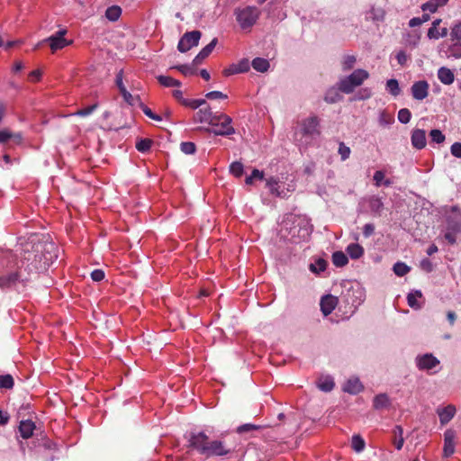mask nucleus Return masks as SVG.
I'll return each mask as SVG.
<instances>
[{
    "label": "nucleus",
    "mask_w": 461,
    "mask_h": 461,
    "mask_svg": "<svg viewBox=\"0 0 461 461\" xmlns=\"http://www.w3.org/2000/svg\"><path fill=\"white\" fill-rule=\"evenodd\" d=\"M259 14V10L255 6L235 10L236 19L242 29L251 28L258 19Z\"/></svg>",
    "instance_id": "20e7f679"
},
{
    "label": "nucleus",
    "mask_w": 461,
    "mask_h": 461,
    "mask_svg": "<svg viewBox=\"0 0 461 461\" xmlns=\"http://www.w3.org/2000/svg\"><path fill=\"white\" fill-rule=\"evenodd\" d=\"M152 144L153 141L150 139H140L136 142V149L140 152L144 153L150 149Z\"/></svg>",
    "instance_id": "e433bc0d"
},
{
    "label": "nucleus",
    "mask_w": 461,
    "mask_h": 461,
    "mask_svg": "<svg viewBox=\"0 0 461 461\" xmlns=\"http://www.w3.org/2000/svg\"><path fill=\"white\" fill-rule=\"evenodd\" d=\"M13 137V131L8 129L0 131V143H6Z\"/></svg>",
    "instance_id": "bf43d9fd"
},
{
    "label": "nucleus",
    "mask_w": 461,
    "mask_h": 461,
    "mask_svg": "<svg viewBox=\"0 0 461 461\" xmlns=\"http://www.w3.org/2000/svg\"><path fill=\"white\" fill-rule=\"evenodd\" d=\"M173 68L177 69L179 72H181L185 76H192L195 73V69L189 65H178L174 67Z\"/></svg>",
    "instance_id": "5fc2aeb1"
},
{
    "label": "nucleus",
    "mask_w": 461,
    "mask_h": 461,
    "mask_svg": "<svg viewBox=\"0 0 461 461\" xmlns=\"http://www.w3.org/2000/svg\"><path fill=\"white\" fill-rule=\"evenodd\" d=\"M252 68L258 72H266L269 68V62L263 58H256L251 62Z\"/></svg>",
    "instance_id": "cd10ccee"
},
{
    "label": "nucleus",
    "mask_w": 461,
    "mask_h": 461,
    "mask_svg": "<svg viewBox=\"0 0 461 461\" xmlns=\"http://www.w3.org/2000/svg\"><path fill=\"white\" fill-rule=\"evenodd\" d=\"M411 268L402 262H397L393 265V272L398 276H403L409 273Z\"/></svg>",
    "instance_id": "a19ab883"
},
{
    "label": "nucleus",
    "mask_w": 461,
    "mask_h": 461,
    "mask_svg": "<svg viewBox=\"0 0 461 461\" xmlns=\"http://www.w3.org/2000/svg\"><path fill=\"white\" fill-rule=\"evenodd\" d=\"M32 250H25L23 259L28 262L29 272L46 271L58 258V248L50 240L34 243Z\"/></svg>",
    "instance_id": "f257e3e1"
},
{
    "label": "nucleus",
    "mask_w": 461,
    "mask_h": 461,
    "mask_svg": "<svg viewBox=\"0 0 461 461\" xmlns=\"http://www.w3.org/2000/svg\"><path fill=\"white\" fill-rule=\"evenodd\" d=\"M422 294L420 291H415L414 293H410L407 296V302L411 308L412 309H420L421 305L418 302V298H421Z\"/></svg>",
    "instance_id": "7c9ffc66"
},
{
    "label": "nucleus",
    "mask_w": 461,
    "mask_h": 461,
    "mask_svg": "<svg viewBox=\"0 0 461 461\" xmlns=\"http://www.w3.org/2000/svg\"><path fill=\"white\" fill-rule=\"evenodd\" d=\"M204 103H205V101L203 99H194V100L183 99V101H182V104H184L185 106H188L192 109H197Z\"/></svg>",
    "instance_id": "603ef678"
},
{
    "label": "nucleus",
    "mask_w": 461,
    "mask_h": 461,
    "mask_svg": "<svg viewBox=\"0 0 461 461\" xmlns=\"http://www.w3.org/2000/svg\"><path fill=\"white\" fill-rule=\"evenodd\" d=\"M431 141L435 143H442L445 140V135L439 130H431L429 132Z\"/></svg>",
    "instance_id": "09e8293b"
},
{
    "label": "nucleus",
    "mask_w": 461,
    "mask_h": 461,
    "mask_svg": "<svg viewBox=\"0 0 461 461\" xmlns=\"http://www.w3.org/2000/svg\"><path fill=\"white\" fill-rule=\"evenodd\" d=\"M209 441L208 436L203 432H191L188 438L189 446L201 455L205 454Z\"/></svg>",
    "instance_id": "423d86ee"
},
{
    "label": "nucleus",
    "mask_w": 461,
    "mask_h": 461,
    "mask_svg": "<svg viewBox=\"0 0 461 461\" xmlns=\"http://www.w3.org/2000/svg\"><path fill=\"white\" fill-rule=\"evenodd\" d=\"M122 14V8L118 5L109 6L105 11V17L111 22H116Z\"/></svg>",
    "instance_id": "bb28decb"
},
{
    "label": "nucleus",
    "mask_w": 461,
    "mask_h": 461,
    "mask_svg": "<svg viewBox=\"0 0 461 461\" xmlns=\"http://www.w3.org/2000/svg\"><path fill=\"white\" fill-rule=\"evenodd\" d=\"M416 364L420 370H430L439 365V360L432 354H425L417 357Z\"/></svg>",
    "instance_id": "9d476101"
},
{
    "label": "nucleus",
    "mask_w": 461,
    "mask_h": 461,
    "mask_svg": "<svg viewBox=\"0 0 461 461\" xmlns=\"http://www.w3.org/2000/svg\"><path fill=\"white\" fill-rule=\"evenodd\" d=\"M390 405V400L387 394L380 393L374 398L373 406L375 409H384Z\"/></svg>",
    "instance_id": "b1692460"
},
{
    "label": "nucleus",
    "mask_w": 461,
    "mask_h": 461,
    "mask_svg": "<svg viewBox=\"0 0 461 461\" xmlns=\"http://www.w3.org/2000/svg\"><path fill=\"white\" fill-rule=\"evenodd\" d=\"M386 90L393 96L400 95L401 89L396 79H389L386 82Z\"/></svg>",
    "instance_id": "4c0bfd02"
},
{
    "label": "nucleus",
    "mask_w": 461,
    "mask_h": 461,
    "mask_svg": "<svg viewBox=\"0 0 461 461\" xmlns=\"http://www.w3.org/2000/svg\"><path fill=\"white\" fill-rule=\"evenodd\" d=\"M278 183L279 180L276 177H270L267 179V186L269 188L270 193L276 196L281 195V193L278 190Z\"/></svg>",
    "instance_id": "58836bf2"
},
{
    "label": "nucleus",
    "mask_w": 461,
    "mask_h": 461,
    "mask_svg": "<svg viewBox=\"0 0 461 461\" xmlns=\"http://www.w3.org/2000/svg\"><path fill=\"white\" fill-rule=\"evenodd\" d=\"M126 103L129 104H134V97L131 95L130 92L127 91V89H123V93L121 94Z\"/></svg>",
    "instance_id": "774afa93"
},
{
    "label": "nucleus",
    "mask_w": 461,
    "mask_h": 461,
    "mask_svg": "<svg viewBox=\"0 0 461 461\" xmlns=\"http://www.w3.org/2000/svg\"><path fill=\"white\" fill-rule=\"evenodd\" d=\"M356 57L353 55H348L344 57V59L342 61V69L344 71L349 70L353 68V66L356 63Z\"/></svg>",
    "instance_id": "8fccbe9b"
},
{
    "label": "nucleus",
    "mask_w": 461,
    "mask_h": 461,
    "mask_svg": "<svg viewBox=\"0 0 461 461\" xmlns=\"http://www.w3.org/2000/svg\"><path fill=\"white\" fill-rule=\"evenodd\" d=\"M411 113L407 108H402L398 112V120L402 123H408L411 120Z\"/></svg>",
    "instance_id": "864d4df0"
},
{
    "label": "nucleus",
    "mask_w": 461,
    "mask_h": 461,
    "mask_svg": "<svg viewBox=\"0 0 461 461\" xmlns=\"http://www.w3.org/2000/svg\"><path fill=\"white\" fill-rule=\"evenodd\" d=\"M447 35V29L443 27L438 29V27L431 26L428 31V37L429 39L438 40L439 38L446 37Z\"/></svg>",
    "instance_id": "c756f323"
},
{
    "label": "nucleus",
    "mask_w": 461,
    "mask_h": 461,
    "mask_svg": "<svg viewBox=\"0 0 461 461\" xmlns=\"http://www.w3.org/2000/svg\"><path fill=\"white\" fill-rule=\"evenodd\" d=\"M378 122L381 126L387 127L394 122V117L393 114L384 110L379 114Z\"/></svg>",
    "instance_id": "f704fd0d"
},
{
    "label": "nucleus",
    "mask_w": 461,
    "mask_h": 461,
    "mask_svg": "<svg viewBox=\"0 0 461 461\" xmlns=\"http://www.w3.org/2000/svg\"><path fill=\"white\" fill-rule=\"evenodd\" d=\"M123 72L122 70H120L116 75V86H118L120 93H123V89H126V87L123 85Z\"/></svg>",
    "instance_id": "0e129e2a"
},
{
    "label": "nucleus",
    "mask_w": 461,
    "mask_h": 461,
    "mask_svg": "<svg viewBox=\"0 0 461 461\" xmlns=\"http://www.w3.org/2000/svg\"><path fill=\"white\" fill-rule=\"evenodd\" d=\"M34 429L35 425L32 420H27L20 422L19 431L22 438L25 439L32 436Z\"/></svg>",
    "instance_id": "a211bd4d"
},
{
    "label": "nucleus",
    "mask_w": 461,
    "mask_h": 461,
    "mask_svg": "<svg viewBox=\"0 0 461 461\" xmlns=\"http://www.w3.org/2000/svg\"><path fill=\"white\" fill-rule=\"evenodd\" d=\"M338 303L337 297L328 294L321 298V310L322 313L327 316L332 312Z\"/></svg>",
    "instance_id": "ddd939ff"
},
{
    "label": "nucleus",
    "mask_w": 461,
    "mask_h": 461,
    "mask_svg": "<svg viewBox=\"0 0 461 461\" xmlns=\"http://www.w3.org/2000/svg\"><path fill=\"white\" fill-rule=\"evenodd\" d=\"M375 231V226L372 223H366L363 228V233L365 237L371 236Z\"/></svg>",
    "instance_id": "338daca9"
},
{
    "label": "nucleus",
    "mask_w": 461,
    "mask_h": 461,
    "mask_svg": "<svg viewBox=\"0 0 461 461\" xmlns=\"http://www.w3.org/2000/svg\"><path fill=\"white\" fill-rule=\"evenodd\" d=\"M91 277L95 282L102 281L104 278V272L101 269H95L91 273Z\"/></svg>",
    "instance_id": "69168bd1"
},
{
    "label": "nucleus",
    "mask_w": 461,
    "mask_h": 461,
    "mask_svg": "<svg viewBox=\"0 0 461 461\" xmlns=\"http://www.w3.org/2000/svg\"><path fill=\"white\" fill-rule=\"evenodd\" d=\"M340 99L341 95H339V91L335 88L329 89L324 96V100L328 104L337 103Z\"/></svg>",
    "instance_id": "c9c22d12"
},
{
    "label": "nucleus",
    "mask_w": 461,
    "mask_h": 461,
    "mask_svg": "<svg viewBox=\"0 0 461 461\" xmlns=\"http://www.w3.org/2000/svg\"><path fill=\"white\" fill-rule=\"evenodd\" d=\"M346 251L353 259L361 258L364 254V249L357 243H351L347 247Z\"/></svg>",
    "instance_id": "393cba45"
},
{
    "label": "nucleus",
    "mask_w": 461,
    "mask_h": 461,
    "mask_svg": "<svg viewBox=\"0 0 461 461\" xmlns=\"http://www.w3.org/2000/svg\"><path fill=\"white\" fill-rule=\"evenodd\" d=\"M456 413V407L454 405H447V407L438 410V414L439 416L440 423L445 425L449 422Z\"/></svg>",
    "instance_id": "dca6fc26"
},
{
    "label": "nucleus",
    "mask_w": 461,
    "mask_h": 461,
    "mask_svg": "<svg viewBox=\"0 0 461 461\" xmlns=\"http://www.w3.org/2000/svg\"><path fill=\"white\" fill-rule=\"evenodd\" d=\"M438 77L444 85H451L455 79L454 73L445 67H442L438 70Z\"/></svg>",
    "instance_id": "aec40b11"
},
{
    "label": "nucleus",
    "mask_w": 461,
    "mask_h": 461,
    "mask_svg": "<svg viewBox=\"0 0 461 461\" xmlns=\"http://www.w3.org/2000/svg\"><path fill=\"white\" fill-rule=\"evenodd\" d=\"M373 180L375 186L377 187L381 186L382 185L385 186H390L392 185V181L390 179H385V174L382 170H377L374 174Z\"/></svg>",
    "instance_id": "c85d7f7f"
},
{
    "label": "nucleus",
    "mask_w": 461,
    "mask_h": 461,
    "mask_svg": "<svg viewBox=\"0 0 461 461\" xmlns=\"http://www.w3.org/2000/svg\"><path fill=\"white\" fill-rule=\"evenodd\" d=\"M369 208L373 212L380 213L384 208V203L381 198L377 196H372L369 198Z\"/></svg>",
    "instance_id": "72a5a7b5"
},
{
    "label": "nucleus",
    "mask_w": 461,
    "mask_h": 461,
    "mask_svg": "<svg viewBox=\"0 0 461 461\" xmlns=\"http://www.w3.org/2000/svg\"><path fill=\"white\" fill-rule=\"evenodd\" d=\"M217 39L214 38L212 40V41L207 44L204 48H203L200 52L196 55V57L194 58V63L195 65L199 64L203 59H204L205 58H207L211 53L212 51L213 50V49L215 48L216 44H217Z\"/></svg>",
    "instance_id": "f3484780"
},
{
    "label": "nucleus",
    "mask_w": 461,
    "mask_h": 461,
    "mask_svg": "<svg viewBox=\"0 0 461 461\" xmlns=\"http://www.w3.org/2000/svg\"><path fill=\"white\" fill-rule=\"evenodd\" d=\"M426 133L424 130L417 129L412 131L411 144L414 148L421 149L426 146Z\"/></svg>",
    "instance_id": "4468645a"
},
{
    "label": "nucleus",
    "mask_w": 461,
    "mask_h": 461,
    "mask_svg": "<svg viewBox=\"0 0 461 461\" xmlns=\"http://www.w3.org/2000/svg\"><path fill=\"white\" fill-rule=\"evenodd\" d=\"M200 38L201 32L199 31H192L185 33L178 42V50L180 52H186L192 47L198 45Z\"/></svg>",
    "instance_id": "6e6552de"
},
{
    "label": "nucleus",
    "mask_w": 461,
    "mask_h": 461,
    "mask_svg": "<svg viewBox=\"0 0 461 461\" xmlns=\"http://www.w3.org/2000/svg\"><path fill=\"white\" fill-rule=\"evenodd\" d=\"M140 108L142 110V112L144 113L145 115H147L149 118L152 119V120H155V121H158V122H160L162 121V118L161 116L154 113L150 108H149L148 106L144 105V104H141L140 105Z\"/></svg>",
    "instance_id": "4d7b16f0"
},
{
    "label": "nucleus",
    "mask_w": 461,
    "mask_h": 461,
    "mask_svg": "<svg viewBox=\"0 0 461 461\" xmlns=\"http://www.w3.org/2000/svg\"><path fill=\"white\" fill-rule=\"evenodd\" d=\"M393 433L394 435L393 444L396 449L401 450L404 443L403 429L401 426L397 425L393 428Z\"/></svg>",
    "instance_id": "a878e982"
},
{
    "label": "nucleus",
    "mask_w": 461,
    "mask_h": 461,
    "mask_svg": "<svg viewBox=\"0 0 461 461\" xmlns=\"http://www.w3.org/2000/svg\"><path fill=\"white\" fill-rule=\"evenodd\" d=\"M249 69V60L243 59L240 61L238 64H233L229 68L225 69L224 73L226 75H232L238 73L247 72Z\"/></svg>",
    "instance_id": "6ab92c4d"
},
{
    "label": "nucleus",
    "mask_w": 461,
    "mask_h": 461,
    "mask_svg": "<svg viewBox=\"0 0 461 461\" xmlns=\"http://www.w3.org/2000/svg\"><path fill=\"white\" fill-rule=\"evenodd\" d=\"M332 262L336 267H341L348 264V259L342 251H336L332 255Z\"/></svg>",
    "instance_id": "473e14b6"
},
{
    "label": "nucleus",
    "mask_w": 461,
    "mask_h": 461,
    "mask_svg": "<svg viewBox=\"0 0 461 461\" xmlns=\"http://www.w3.org/2000/svg\"><path fill=\"white\" fill-rule=\"evenodd\" d=\"M23 277L22 271L14 272L0 277V286H9L15 284L20 278Z\"/></svg>",
    "instance_id": "412c9836"
},
{
    "label": "nucleus",
    "mask_w": 461,
    "mask_h": 461,
    "mask_svg": "<svg viewBox=\"0 0 461 461\" xmlns=\"http://www.w3.org/2000/svg\"><path fill=\"white\" fill-rule=\"evenodd\" d=\"M338 152L340 155L341 160L345 161L349 158L351 150L350 148L346 146L344 142H339Z\"/></svg>",
    "instance_id": "de8ad7c7"
},
{
    "label": "nucleus",
    "mask_w": 461,
    "mask_h": 461,
    "mask_svg": "<svg viewBox=\"0 0 461 461\" xmlns=\"http://www.w3.org/2000/svg\"><path fill=\"white\" fill-rule=\"evenodd\" d=\"M450 38L452 41H461V22L456 23L451 28Z\"/></svg>",
    "instance_id": "c03bdc74"
},
{
    "label": "nucleus",
    "mask_w": 461,
    "mask_h": 461,
    "mask_svg": "<svg viewBox=\"0 0 461 461\" xmlns=\"http://www.w3.org/2000/svg\"><path fill=\"white\" fill-rule=\"evenodd\" d=\"M232 449L229 447L224 441L216 439L209 441L204 456H224L229 455Z\"/></svg>",
    "instance_id": "39448f33"
},
{
    "label": "nucleus",
    "mask_w": 461,
    "mask_h": 461,
    "mask_svg": "<svg viewBox=\"0 0 461 461\" xmlns=\"http://www.w3.org/2000/svg\"><path fill=\"white\" fill-rule=\"evenodd\" d=\"M411 90L413 98L421 101L429 95V84L425 80L417 81L411 86Z\"/></svg>",
    "instance_id": "9b49d317"
},
{
    "label": "nucleus",
    "mask_w": 461,
    "mask_h": 461,
    "mask_svg": "<svg viewBox=\"0 0 461 461\" xmlns=\"http://www.w3.org/2000/svg\"><path fill=\"white\" fill-rule=\"evenodd\" d=\"M211 114L209 109H201L196 113L194 120L199 122H206L211 118Z\"/></svg>",
    "instance_id": "a18cd8bd"
},
{
    "label": "nucleus",
    "mask_w": 461,
    "mask_h": 461,
    "mask_svg": "<svg viewBox=\"0 0 461 461\" xmlns=\"http://www.w3.org/2000/svg\"><path fill=\"white\" fill-rule=\"evenodd\" d=\"M326 266H327V263L324 259H318L316 261L315 264H311L310 265V269L312 271V272H321V271H324L325 268H326Z\"/></svg>",
    "instance_id": "6e6d98bb"
},
{
    "label": "nucleus",
    "mask_w": 461,
    "mask_h": 461,
    "mask_svg": "<svg viewBox=\"0 0 461 461\" xmlns=\"http://www.w3.org/2000/svg\"><path fill=\"white\" fill-rule=\"evenodd\" d=\"M451 154L458 158H461V142H455L450 148Z\"/></svg>",
    "instance_id": "e2e57ef3"
},
{
    "label": "nucleus",
    "mask_w": 461,
    "mask_h": 461,
    "mask_svg": "<svg viewBox=\"0 0 461 461\" xmlns=\"http://www.w3.org/2000/svg\"><path fill=\"white\" fill-rule=\"evenodd\" d=\"M219 123L213 122L212 124L216 126L213 129V133L216 135H230L234 133V128L231 126V118L228 115L222 114L219 118Z\"/></svg>",
    "instance_id": "1a4fd4ad"
},
{
    "label": "nucleus",
    "mask_w": 461,
    "mask_h": 461,
    "mask_svg": "<svg viewBox=\"0 0 461 461\" xmlns=\"http://www.w3.org/2000/svg\"><path fill=\"white\" fill-rule=\"evenodd\" d=\"M14 378L11 375H0V388L11 389L14 387Z\"/></svg>",
    "instance_id": "37998d69"
},
{
    "label": "nucleus",
    "mask_w": 461,
    "mask_h": 461,
    "mask_svg": "<svg viewBox=\"0 0 461 461\" xmlns=\"http://www.w3.org/2000/svg\"><path fill=\"white\" fill-rule=\"evenodd\" d=\"M158 81L160 85L165 87H173V86H180L181 82L167 76H158L157 77Z\"/></svg>",
    "instance_id": "2f4dec72"
},
{
    "label": "nucleus",
    "mask_w": 461,
    "mask_h": 461,
    "mask_svg": "<svg viewBox=\"0 0 461 461\" xmlns=\"http://www.w3.org/2000/svg\"><path fill=\"white\" fill-rule=\"evenodd\" d=\"M180 149L181 151L186 155L194 154L196 149L194 143L190 141L182 142L180 145Z\"/></svg>",
    "instance_id": "3c124183"
},
{
    "label": "nucleus",
    "mask_w": 461,
    "mask_h": 461,
    "mask_svg": "<svg viewBox=\"0 0 461 461\" xmlns=\"http://www.w3.org/2000/svg\"><path fill=\"white\" fill-rule=\"evenodd\" d=\"M352 448L356 452H361L365 448V441L359 435H354L351 441Z\"/></svg>",
    "instance_id": "ea45409f"
},
{
    "label": "nucleus",
    "mask_w": 461,
    "mask_h": 461,
    "mask_svg": "<svg viewBox=\"0 0 461 461\" xmlns=\"http://www.w3.org/2000/svg\"><path fill=\"white\" fill-rule=\"evenodd\" d=\"M363 385L358 378L351 377L343 385V391L351 394H357L361 392Z\"/></svg>",
    "instance_id": "2eb2a0df"
},
{
    "label": "nucleus",
    "mask_w": 461,
    "mask_h": 461,
    "mask_svg": "<svg viewBox=\"0 0 461 461\" xmlns=\"http://www.w3.org/2000/svg\"><path fill=\"white\" fill-rule=\"evenodd\" d=\"M264 178V172L260 171L258 169H253L250 176H247L245 179V183L247 185H252L254 182V179H259L262 180Z\"/></svg>",
    "instance_id": "49530a36"
},
{
    "label": "nucleus",
    "mask_w": 461,
    "mask_h": 461,
    "mask_svg": "<svg viewBox=\"0 0 461 461\" xmlns=\"http://www.w3.org/2000/svg\"><path fill=\"white\" fill-rule=\"evenodd\" d=\"M369 77V73L365 69H356L348 77L339 82V90L345 94H351L357 86Z\"/></svg>",
    "instance_id": "7ed1b4c3"
},
{
    "label": "nucleus",
    "mask_w": 461,
    "mask_h": 461,
    "mask_svg": "<svg viewBox=\"0 0 461 461\" xmlns=\"http://www.w3.org/2000/svg\"><path fill=\"white\" fill-rule=\"evenodd\" d=\"M66 33H67V30H65V29L59 30L55 34L45 39L43 41L48 42L51 49V51L55 52V51L61 50V49L65 48L66 46H68L72 43V41H68L64 38Z\"/></svg>",
    "instance_id": "0eeeda50"
},
{
    "label": "nucleus",
    "mask_w": 461,
    "mask_h": 461,
    "mask_svg": "<svg viewBox=\"0 0 461 461\" xmlns=\"http://www.w3.org/2000/svg\"><path fill=\"white\" fill-rule=\"evenodd\" d=\"M456 433L452 429H447L444 433V456H449L455 452Z\"/></svg>",
    "instance_id": "f8f14e48"
},
{
    "label": "nucleus",
    "mask_w": 461,
    "mask_h": 461,
    "mask_svg": "<svg viewBox=\"0 0 461 461\" xmlns=\"http://www.w3.org/2000/svg\"><path fill=\"white\" fill-rule=\"evenodd\" d=\"M96 108H97V104H95L93 105H90L86 108L78 110L74 114L77 115V116H82V117L87 116V115H90Z\"/></svg>",
    "instance_id": "13d9d810"
},
{
    "label": "nucleus",
    "mask_w": 461,
    "mask_h": 461,
    "mask_svg": "<svg viewBox=\"0 0 461 461\" xmlns=\"http://www.w3.org/2000/svg\"><path fill=\"white\" fill-rule=\"evenodd\" d=\"M317 385L318 388L323 392H330L335 384L331 376L325 375L319 378Z\"/></svg>",
    "instance_id": "4be33fe9"
},
{
    "label": "nucleus",
    "mask_w": 461,
    "mask_h": 461,
    "mask_svg": "<svg viewBox=\"0 0 461 461\" xmlns=\"http://www.w3.org/2000/svg\"><path fill=\"white\" fill-rule=\"evenodd\" d=\"M320 135V120L316 115H311L299 123L294 138L302 145H308Z\"/></svg>",
    "instance_id": "f03ea898"
},
{
    "label": "nucleus",
    "mask_w": 461,
    "mask_h": 461,
    "mask_svg": "<svg viewBox=\"0 0 461 461\" xmlns=\"http://www.w3.org/2000/svg\"><path fill=\"white\" fill-rule=\"evenodd\" d=\"M448 0H429L423 4L421 6L422 11H429V13H435L438 7L444 6Z\"/></svg>",
    "instance_id": "5701e85b"
},
{
    "label": "nucleus",
    "mask_w": 461,
    "mask_h": 461,
    "mask_svg": "<svg viewBox=\"0 0 461 461\" xmlns=\"http://www.w3.org/2000/svg\"><path fill=\"white\" fill-rule=\"evenodd\" d=\"M243 164L239 161L232 162L230 166V172L236 177H240L243 175Z\"/></svg>",
    "instance_id": "79ce46f5"
},
{
    "label": "nucleus",
    "mask_w": 461,
    "mask_h": 461,
    "mask_svg": "<svg viewBox=\"0 0 461 461\" xmlns=\"http://www.w3.org/2000/svg\"><path fill=\"white\" fill-rule=\"evenodd\" d=\"M420 267L427 273H429L433 270V265L429 258H423L420 263Z\"/></svg>",
    "instance_id": "680f3d73"
},
{
    "label": "nucleus",
    "mask_w": 461,
    "mask_h": 461,
    "mask_svg": "<svg viewBox=\"0 0 461 461\" xmlns=\"http://www.w3.org/2000/svg\"><path fill=\"white\" fill-rule=\"evenodd\" d=\"M205 97L208 99H226L228 96L227 95L220 92V91H212L205 95Z\"/></svg>",
    "instance_id": "052dcab7"
}]
</instances>
